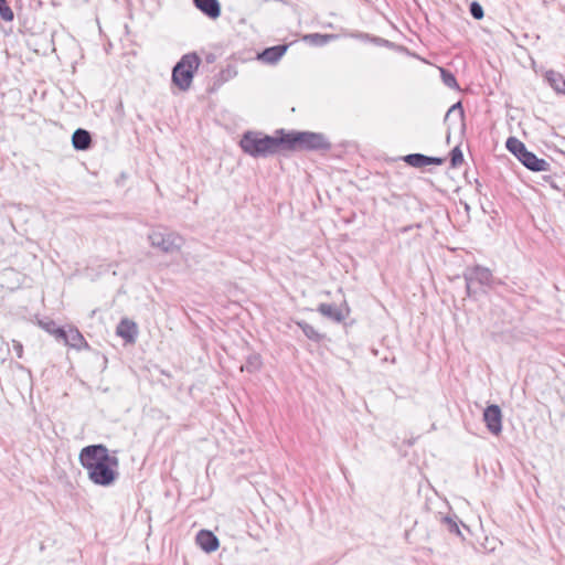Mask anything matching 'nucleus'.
<instances>
[{
  "label": "nucleus",
  "mask_w": 565,
  "mask_h": 565,
  "mask_svg": "<svg viewBox=\"0 0 565 565\" xmlns=\"http://www.w3.org/2000/svg\"><path fill=\"white\" fill-rule=\"evenodd\" d=\"M78 459L82 467L86 469L89 480L97 486H111L119 476V459L110 456L103 444L84 447Z\"/></svg>",
  "instance_id": "f257e3e1"
},
{
  "label": "nucleus",
  "mask_w": 565,
  "mask_h": 565,
  "mask_svg": "<svg viewBox=\"0 0 565 565\" xmlns=\"http://www.w3.org/2000/svg\"><path fill=\"white\" fill-rule=\"evenodd\" d=\"M274 140L276 153L280 150L302 151L318 148V134L316 132L277 129Z\"/></svg>",
  "instance_id": "f03ea898"
},
{
  "label": "nucleus",
  "mask_w": 565,
  "mask_h": 565,
  "mask_svg": "<svg viewBox=\"0 0 565 565\" xmlns=\"http://www.w3.org/2000/svg\"><path fill=\"white\" fill-rule=\"evenodd\" d=\"M239 147L253 158H265L276 153L274 135L269 136L262 131L244 132L239 140Z\"/></svg>",
  "instance_id": "7ed1b4c3"
},
{
  "label": "nucleus",
  "mask_w": 565,
  "mask_h": 565,
  "mask_svg": "<svg viewBox=\"0 0 565 565\" xmlns=\"http://www.w3.org/2000/svg\"><path fill=\"white\" fill-rule=\"evenodd\" d=\"M505 147L526 169L533 172H544L551 170L550 162L537 158L534 152L529 151L525 145L518 138L509 137L505 142Z\"/></svg>",
  "instance_id": "20e7f679"
},
{
  "label": "nucleus",
  "mask_w": 565,
  "mask_h": 565,
  "mask_svg": "<svg viewBox=\"0 0 565 565\" xmlns=\"http://www.w3.org/2000/svg\"><path fill=\"white\" fill-rule=\"evenodd\" d=\"M201 60L196 53H188L174 65L172 70V82L181 90H188L192 84L194 72Z\"/></svg>",
  "instance_id": "39448f33"
},
{
  "label": "nucleus",
  "mask_w": 565,
  "mask_h": 565,
  "mask_svg": "<svg viewBox=\"0 0 565 565\" xmlns=\"http://www.w3.org/2000/svg\"><path fill=\"white\" fill-rule=\"evenodd\" d=\"M463 278L466 280V290L468 296H472L477 292V287H491L494 281L492 271L484 266L475 265L467 267L463 271Z\"/></svg>",
  "instance_id": "423d86ee"
},
{
  "label": "nucleus",
  "mask_w": 565,
  "mask_h": 565,
  "mask_svg": "<svg viewBox=\"0 0 565 565\" xmlns=\"http://www.w3.org/2000/svg\"><path fill=\"white\" fill-rule=\"evenodd\" d=\"M150 245L166 254L177 253L183 245V238L173 232L153 231L148 236Z\"/></svg>",
  "instance_id": "0eeeda50"
},
{
  "label": "nucleus",
  "mask_w": 565,
  "mask_h": 565,
  "mask_svg": "<svg viewBox=\"0 0 565 565\" xmlns=\"http://www.w3.org/2000/svg\"><path fill=\"white\" fill-rule=\"evenodd\" d=\"M483 422L488 430L498 436L502 431V412L495 404L489 405L483 411Z\"/></svg>",
  "instance_id": "6e6552de"
},
{
  "label": "nucleus",
  "mask_w": 565,
  "mask_h": 565,
  "mask_svg": "<svg viewBox=\"0 0 565 565\" xmlns=\"http://www.w3.org/2000/svg\"><path fill=\"white\" fill-rule=\"evenodd\" d=\"M58 340H63L64 343L71 348L81 350L83 348H89L83 334L77 328L70 327L68 330L64 328L60 331Z\"/></svg>",
  "instance_id": "1a4fd4ad"
},
{
  "label": "nucleus",
  "mask_w": 565,
  "mask_h": 565,
  "mask_svg": "<svg viewBox=\"0 0 565 565\" xmlns=\"http://www.w3.org/2000/svg\"><path fill=\"white\" fill-rule=\"evenodd\" d=\"M193 4L207 18L215 20L221 15V3L218 0H192Z\"/></svg>",
  "instance_id": "9d476101"
},
{
  "label": "nucleus",
  "mask_w": 565,
  "mask_h": 565,
  "mask_svg": "<svg viewBox=\"0 0 565 565\" xmlns=\"http://www.w3.org/2000/svg\"><path fill=\"white\" fill-rule=\"evenodd\" d=\"M198 545L206 553H212L218 548V539L209 530H201L196 534Z\"/></svg>",
  "instance_id": "9b49d317"
},
{
  "label": "nucleus",
  "mask_w": 565,
  "mask_h": 565,
  "mask_svg": "<svg viewBox=\"0 0 565 565\" xmlns=\"http://www.w3.org/2000/svg\"><path fill=\"white\" fill-rule=\"evenodd\" d=\"M288 46L286 44L274 45L270 47H266L260 53H258V60L267 63L275 64L278 62L282 55L286 53Z\"/></svg>",
  "instance_id": "f8f14e48"
},
{
  "label": "nucleus",
  "mask_w": 565,
  "mask_h": 565,
  "mask_svg": "<svg viewBox=\"0 0 565 565\" xmlns=\"http://www.w3.org/2000/svg\"><path fill=\"white\" fill-rule=\"evenodd\" d=\"M320 315L334 322H341L348 315V309L333 303H320Z\"/></svg>",
  "instance_id": "ddd939ff"
},
{
  "label": "nucleus",
  "mask_w": 565,
  "mask_h": 565,
  "mask_svg": "<svg viewBox=\"0 0 565 565\" xmlns=\"http://www.w3.org/2000/svg\"><path fill=\"white\" fill-rule=\"evenodd\" d=\"M137 332V324L127 318L121 319L116 329V333L129 343L135 342Z\"/></svg>",
  "instance_id": "4468645a"
},
{
  "label": "nucleus",
  "mask_w": 565,
  "mask_h": 565,
  "mask_svg": "<svg viewBox=\"0 0 565 565\" xmlns=\"http://www.w3.org/2000/svg\"><path fill=\"white\" fill-rule=\"evenodd\" d=\"M72 145L76 150H88L92 146L90 132L86 129L77 128L72 135Z\"/></svg>",
  "instance_id": "2eb2a0df"
},
{
  "label": "nucleus",
  "mask_w": 565,
  "mask_h": 565,
  "mask_svg": "<svg viewBox=\"0 0 565 565\" xmlns=\"http://www.w3.org/2000/svg\"><path fill=\"white\" fill-rule=\"evenodd\" d=\"M545 79L556 93L565 95V78L561 73L552 70L547 71L545 73Z\"/></svg>",
  "instance_id": "dca6fc26"
},
{
  "label": "nucleus",
  "mask_w": 565,
  "mask_h": 565,
  "mask_svg": "<svg viewBox=\"0 0 565 565\" xmlns=\"http://www.w3.org/2000/svg\"><path fill=\"white\" fill-rule=\"evenodd\" d=\"M404 161L415 168H422L426 166V156L422 153H411L404 157Z\"/></svg>",
  "instance_id": "f3484780"
},
{
  "label": "nucleus",
  "mask_w": 565,
  "mask_h": 565,
  "mask_svg": "<svg viewBox=\"0 0 565 565\" xmlns=\"http://www.w3.org/2000/svg\"><path fill=\"white\" fill-rule=\"evenodd\" d=\"M440 76H441L443 83L447 87L452 88V89H459L457 79L450 71H448L446 68H440Z\"/></svg>",
  "instance_id": "a211bd4d"
},
{
  "label": "nucleus",
  "mask_w": 565,
  "mask_h": 565,
  "mask_svg": "<svg viewBox=\"0 0 565 565\" xmlns=\"http://www.w3.org/2000/svg\"><path fill=\"white\" fill-rule=\"evenodd\" d=\"M260 366H262L260 356L258 354H253V355L248 356L246 364L242 369L252 373V372L257 371Z\"/></svg>",
  "instance_id": "6ab92c4d"
},
{
  "label": "nucleus",
  "mask_w": 565,
  "mask_h": 565,
  "mask_svg": "<svg viewBox=\"0 0 565 565\" xmlns=\"http://www.w3.org/2000/svg\"><path fill=\"white\" fill-rule=\"evenodd\" d=\"M0 17L6 22H11L14 19V13L7 0H0Z\"/></svg>",
  "instance_id": "aec40b11"
},
{
  "label": "nucleus",
  "mask_w": 565,
  "mask_h": 565,
  "mask_svg": "<svg viewBox=\"0 0 565 565\" xmlns=\"http://www.w3.org/2000/svg\"><path fill=\"white\" fill-rule=\"evenodd\" d=\"M463 162V154L459 146L450 151V164L452 168L459 167Z\"/></svg>",
  "instance_id": "412c9836"
},
{
  "label": "nucleus",
  "mask_w": 565,
  "mask_h": 565,
  "mask_svg": "<svg viewBox=\"0 0 565 565\" xmlns=\"http://www.w3.org/2000/svg\"><path fill=\"white\" fill-rule=\"evenodd\" d=\"M40 326L50 334H53L57 340L60 338V331L63 329L61 327H57L56 323L53 320L43 322L40 321Z\"/></svg>",
  "instance_id": "4be33fe9"
},
{
  "label": "nucleus",
  "mask_w": 565,
  "mask_h": 565,
  "mask_svg": "<svg viewBox=\"0 0 565 565\" xmlns=\"http://www.w3.org/2000/svg\"><path fill=\"white\" fill-rule=\"evenodd\" d=\"M298 326L301 328L307 338L318 341V332L312 326L305 321L298 322Z\"/></svg>",
  "instance_id": "5701e85b"
},
{
  "label": "nucleus",
  "mask_w": 565,
  "mask_h": 565,
  "mask_svg": "<svg viewBox=\"0 0 565 565\" xmlns=\"http://www.w3.org/2000/svg\"><path fill=\"white\" fill-rule=\"evenodd\" d=\"M469 12L476 20H481L484 15L483 8L478 1H472L470 3Z\"/></svg>",
  "instance_id": "b1692460"
},
{
  "label": "nucleus",
  "mask_w": 565,
  "mask_h": 565,
  "mask_svg": "<svg viewBox=\"0 0 565 565\" xmlns=\"http://www.w3.org/2000/svg\"><path fill=\"white\" fill-rule=\"evenodd\" d=\"M457 111L459 114V117L461 120H463L465 118V111H463V107H462V104L461 102H457L456 104H454L449 109L448 111L446 113V116H445V121H447L450 117V115L452 113Z\"/></svg>",
  "instance_id": "393cba45"
},
{
  "label": "nucleus",
  "mask_w": 565,
  "mask_h": 565,
  "mask_svg": "<svg viewBox=\"0 0 565 565\" xmlns=\"http://www.w3.org/2000/svg\"><path fill=\"white\" fill-rule=\"evenodd\" d=\"M444 523L446 524V526H447V529H448V531L450 533H455L457 535H461L459 526H458V523H457V521L454 518L445 516L444 518Z\"/></svg>",
  "instance_id": "a878e982"
},
{
  "label": "nucleus",
  "mask_w": 565,
  "mask_h": 565,
  "mask_svg": "<svg viewBox=\"0 0 565 565\" xmlns=\"http://www.w3.org/2000/svg\"><path fill=\"white\" fill-rule=\"evenodd\" d=\"M12 345H13V349H14V351L17 353V356L19 359H22V356H23V345H22V343L20 341L13 340L12 341Z\"/></svg>",
  "instance_id": "bb28decb"
},
{
  "label": "nucleus",
  "mask_w": 565,
  "mask_h": 565,
  "mask_svg": "<svg viewBox=\"0 0 565 565\" xmlns=\"http://www.w3.org/2000/svg\"><path fill=\"white\" fill-rule=\"evenodd\" d=\"M443 162H444L443 158L426 156V166H429V164L440 166V164H443Z\"/></svg>",
  "instance_id": "cd10ccee"
},
{
  "label": "nucleus",
  "mask_w": 565,
  "mask_h": 565,
  "mask_svg": "<svg viewBox=\"0 0 565 565\" xmlns=\"http://www.w3.org/2000/svg\"><path fill=\"white\" fill-rule=\"evenodd\" d=\"M330 149V142L324 139V137L320 134V152ZM322 153H320L321 156Z\"/></svg>",
  "instance_id": "c85d7f7f"
},
{
  "label": "nucleus",
  "mask_w": 565,
  "mask_h": 565,
  "mask_svg": "<svg viewBox=\"0 0 565 565\" xmlns=\"http://www.w3.org/2000/svg\"><path fill=\"white\" fill-rule=\"evenodd\" d=\"M305 41L311 44H318V33H311L303 38Z\"/></svg>",
  "instance_id": "c756f323"
},
{
  "label": "nucleus",
  "mask_w": 565,
  "mask_h": 565,
  "mask_svg": "<svg viewBox=\"0 0 565 565\" xmlns=\"http://www.w3.org/2000/svg\"><path fill=\"white\" fill-rule=\"evenodd\" d=\"M332 38H334V36L333 35H327V34H320V36H319L320 45H323V44L328 43Z\"/></svg>",
  "instance_id": "7c9ffc66"
},
{
  "label": "nucleus",
  "mask_w": 565,
  "mask_h": 565,
  "mask_svg": "<svg viewBox=\"0 0 565 565\" xmlns=\"http://www.w3.org/2000/svg\"><path fill=\"white\" fill-rule=\"evenodd\" d=\"M551 179H552V177H551V175H544V180H545L546 182H551Z\"/></svg>",
  "instance_id": "2f4dec72"
}]
</instances>
